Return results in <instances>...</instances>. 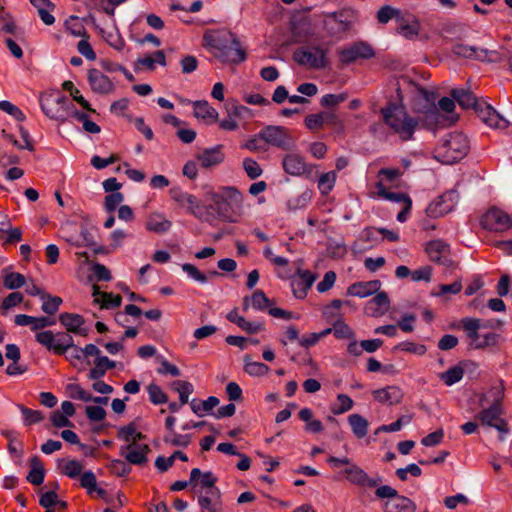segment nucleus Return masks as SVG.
Returning a JSON list of instances; mask_svg holds the SVG:
<instances>
[{"instance_id": "19", "label": "nucleus", "mask_w": 512, "mask_h": 512, "mask_svg": "<svg viewBox=\"0 0 512 512\" xmlns=\"http://www.w3.org/2000/svg\"><path fill=\"white\" fill-rule=\"evenodd\" d=\"M316 278L317 275L311 271L298 268L296 275L291 279V288L294 296L298 299H304Z\"/></svg>"}, {"instance_id": "13", "label": "nucleus", "mask_w": 512, "mask_h": 512, "mask_svg": "<svg viewBox=\"0 0 512 512\" xmlns=\"http://www.w3.org/2000/svg\"><path fill=\"white\" fill-rule=\"evenodd\" d=\"M458 201V192L455 189L448 190L427 206L426 215L430 218L444 216L453 210Z\"/></svg>"}, {"instance_id": "56", "label": "nucleus", "mask_w": 512, "mask_h": 512, "mask_svg": "<svg viewBox=\"0 0 512 512\" xmlns=\"http://www.w3.org/2000/svg\"><path fill=\"white\" fill-rule=\"evenodd\" d=\"M336 18L345 26L347 30H350L351 26L356 20V13L351 8H344L333 13Z\"/></svg>"}, {"instance_id": "46", "label": "nucleus", "mask_w": 512, "mask_h": 512, "mask_svg": "<svg viewBox=\"0 0 512 512\" xmlns=\"http://www.w3.org/2000/svg\"><path fill=\"white\" fill-rule=\"evenodd\" d=\"M243 361L245 372L251 376H263L269 371V367L266 364L253 361L248 354L244 356Z\"/></svg>"}, {"instance_id": "14", "label": "nucleus", "mask_w": 512, "mask_h": 512, "mask_svg": "<svg viewBox=\"0 0 512 512\" xmlns=\"http://www.w3.org/2000/svg\"><path fill=\"white\" fill-rule=\"evenodd\" d=\"M340 61L349 65L357 60H368L375 56L374 48L366 41H356L339 52Z\"/></svg>"}, {"instance_id": "24", "label": "nucleus", "mask_w": 512, "mask_h": 512, "mask_svg": "<svg viewBox=\"0 0 512 512\" xmlns=\"http://www.w3.org/2000/svg\"><path fill=\"white\" fill-rule=\"evenodd\" d=\"M59 321L67 329L68 332L78 334L86 337L89 333V329L83 327L85 319L80 314L75 313H61L59 315Z\"/></svg>"}, {"instance_id": "52", "label": "nucleus", "mask_w": 512, "mask_h": 512, "mask_svg": "<svg viewBox=\"0 0 512 512\" xmlns=\"http://www.w3.org/2000/svg\"><path fill=\"white\" fill-rule=\"evenodd\" d=\"M2 435L9 441L8 450L13 457H20L22 455V442L17 438L14 431L3 430Z\"/></svg>"}, {"instance_id": "45", "label": "nucleus", "mask_w": 512, "mask_h": 512, "mask_svg": "<svg viewBox=\"0 0 512 512\" xmlns=\"http://www.w3.org/2000/svg\"><path fill=\"white\" fill-rule=\"evenodd\" d=\"M172 226L171 221L163 218L161 215L150 216L147 220L146 227L155 233L163 234Z\"/></svg>"}, {"instance_id": "16", "label": "nucleus", "mask_w": 512, "mask_h": 512, "mask_svg": "<svg viewBox=\"0 0 512 512\" xmlns=\"http://www.w3.org/2000/svg\"><path fill=\"white\" fill-rule=\"evenodd\" d=\"M474 111L478 117L490 127L505 129L510 124L509 121L500 115L494 107L484 101H479L477 107L474 108Z\"/></svg>"}, {"instance_id": "22", "label": "nucleus", "mask_w": 512, "mask_h": 512, "mask_svg": "<svg viewBox=\"0 0 512 512\" xmlns=\"http://www.w3.org/2000/svg\"><path fill=\"white\" fill-rule=\"evenodd\" d=\"M87 79L93 92L106 95L114 90V84L100 70L92 68L88 71Z\"/></svg>"}, {"instance_id": "12", "label": "nucleus", "mask_w": 512, "mask_h": 512, "mask_svg": "<svg viewBox=\"0 0 512 512\" xmlns=\"http://www.w3.org/2000/svg\"><path fill=\"white\" fill-rule=\"evenodd\" d=\"M480 423L469 421L461 426L463 432L470 435L481 427L486 432L496 431L500 440H504L511 430L507 418H480Z\"/></svg>"}, {"instance_id": "50", "label": "nucleus", "mask_w": 512, "mask_h": 512, "mask_svg": "<svg viewBox=\"0 0 512 512\" xmlns=\"http://www.w3.org/2000/svg\"><path fill=\"white\" fill-rule=\"evenodd\" d=\"M337 174L335 171L323 173L318 180V189L322 195H328L334 188Z\"/></svg>"}, {"instance_id": "49", "label": "nucleus", "mask_w": 512, "mask_h": 512, "mask_svg": "<svg viewBox=\"0 0 512 512\" xmlns=\"http://www.w3.org/2000/svg\"><path fill=\"white\" fill-rule=\"evenodd\" d=\"M402 15L401 10L389 5H384L377 11V20L381 24H387L392 19L398 22Z\"/></svg>"}, {"instance_id": "59", "label": "nucleus", "mask_w": 512, "mask_h": 512, "mask_svg": "<svg viewBox=\"0 0 512 512\" xmlns=\"http://www.w3.org/2000/svg\"><path fill=\"white\" fill-rule=\"evenodd\" d=\"M124 201V195L121 192L109 193L105 197L104 208L106 212L112 213L116 210L117 206Z\"/></svg>"}, {"instance_id": "10", "label": "nucleus", "mask_w": 512, "mask_h": 512, "mask_svg": "<svg viewBox=\"0 0 512 512\" xmlns=\"http://www.w3.org/2000/svg\"><path fill=\"white\" fill-rule=\"evenodd\" d=\"M70 98L62 94L60 91H55L40 97V107L43 113L51 119L57 121L67 120V110L70 105Z\"/></svg>"}, {"instance_id": "48", "label": "nucleus", "mask_w": 512, "mask_h": 512, "mask_svg": "<svg viewBox=\"0 0 512 512\" xmlns=\"http://www.w3.org/2000/svg\"><path fill=\"white\" fill-rule=\"evenodd\" d=\"M74 346L73 338L69 333L59 332L56 334L55 354L65 355Z\"/></svg>"}, {"instance_id": "9", "label": "nucleus", "mask_w": 512, "mask_h": 512, "mask_svg": "<svg viewBox=\"0 0 512 512\" xmlns=\"http://www.w3.org/2000/svg\"><path fill=\"white\" fill-rule=\"evenodd\" d=\"M443 153L439 156L445 164H454L463 159L469 151V141L463 133L449 134L442 145Z\"/></svg>"}, {"instance_id": "15", "label": "nucleus", "mask_w": 512, "mask_h": 512, "mask_svg": "<svg viewBox=\"0 0 512 512\" xmlns=\"http://www.w3.org/2000/svg\"><path fill=\"white\" fill-rule=\"evenodd\" d=\"M480 224L485 230L502 232L512 226V219L503 210L492 207L481 217Z\"/></svg>"}, {"instance_id": "30", "label": "nucleus", "mask_w": 512, "mask_h": 512, "mask_svg": "<svg viewBox=\"0 0 512 512\" xmlns=\"http://www.w3.org/2000/svg\"><path fill=\"white\" fill-rule=\"evenodd\" d=\"M203 168H210L220 164L224 160L222 153V145H217L212 148H206L201 154L197 156Z\"/></svg>"}, {"instance_id": "26", "label": "nucleus", "mask_w": 512, "mask_h": 512, "mask_svg": "<svg viewBox=\"0 0 512 512\" xmlns=\"http://www.w3.org/2000/svg\"><path fill=\"white\" fill-rule=\"evenodd\" d=\"M60 486L57 482H49L38 490L39 504L45 512H54L53 506L58 498Z\"/></svg>"}, {"instance_id": "62", "label": "nucleus", "mask_w": 512, "mask_h": 512, "mask_svg": "<svg viewBox=\"0 0 512 512\" xmlns=\"http://www.w3.org/2000/svg\"><path fill=\"white\" fill-rule=\"evenodd\" d=\"M174 385L179 393V402L184 406L188 403L189 395L193 392V385L187 381H176Z\"/></svg>"}, {"instance_id": "20", "label": "nucleus", "mask_w": 512, "mask_h": 512, "mask_svg": "<svg viewBox=\"0 0 512 512\" xmlns=\"http://www.w3.org/2000/svg\"><path fill=\"white\" fill-rule=\"evenodd\" d=\"M282 164L284 171L292 176L306 174L309 177L316 168L315 165L306 164L304 158L298 154H287Z\"/></svg>"}, {"instance_id": "42", "label": "nucleus", "mask_w": 512, "mask_h": 512, "mask_svg": "<svg viewBox=\"0 0 512 512\" xmlns=\"http://www.w3.org/2000/svg\"><path fill=\"white\" fill-rule=\"evenodd\" d=\"M401 390L395 386H388L384 389H379L374 392V397L380 402H386L388 404L397 403L401 398Z\"/></svg>"}, {"instance_id": "23", "label": "nucleus", "mask_w": 512, "mask_h": 512, "mask_svg": "<svg viewBox=\"0 0 512 512\" xmlns=\"http://www.w3.org/2000/svg\"><path fill=\"white\" fill-rule=\"evenodd\" d=\"M217 477L210 471L202 473L199 468H193L190 472V485L197 491L219 489L215 486Z\"/></svg>"}, {"instance_id": "33", "label": "nucleus", "mask_w": 512, "mask_h": 512, "mask_svg": "<svg viewBox=\"0 0 512 512\" xmlns=\"http://www.w3.org/2000/svg\"><path fill=\"white\" fill-rule=\"evenodd\" d=\"M34 8L45 25L50 26L55 23V17L52 13L56 6L50 0H34Z\"/></svg>"}, {"instance_id": "28", "label": "nucleus", "mask_w": 512, "mask_h": 512, "mask_svg": "<svg viewBox=\"0 0 512 512\" xmlns=\"http://www.w3.org/2000/svg\"><path fill=\"white\" fill-rule=\"evenodd\" d=\"M380 288L381 282L379 280L355 282L348 287L347 294L350 296L365 298L378 292Z\"/></svg>"}, {"instance_id": "3", "label": "nucleus", "mask_w": 512, "mask_h": 512, "mask_svg": "<svg viewBox=\"0 0 512 512\" xmlns=\"http://www.w3.org/2000/svg\"><path fill=\"white\" fill-rule=\"evenodd\" d=\"M211 208L218 212L220 220L235 223L241 213L243 196L232 186L220 187L217 192L209 194Z\"/></svg>"}, {"instance_id": "32", "label": "nucleus", "mask_w": 512, "mask_h": 512, "mask_svg": "<svg viewBox=\"0 0 512 512\" xmlns=\"http://www.w3.org/2000/svg\"><path fill=\"white\" fill-rule=\"evenodd\" d=\"M170 195L174 201H176L181 206L186 207L190 214H192V211H195L197 208H199L200 201L197 199V197L187 192H183L179 188L171 189Z\"/></svg>"}, {"instance_id": "47", "label": "nucleus", "mask_w": 512, "mask_h": 512, "mask_svg": "<svg viewBox=\"0 0 512 512\" xmlns=\"http://www.w3.org/2000/svg\"><path fill=\"white\" fill-rule=\"evenodd\" d=\"M462 365H466L465 362H461L459 365H455L443 372L440 376L441 380L447 385L452 386L459 382L464 374Z\"/></svg>"}, {"instance_id": "25", "label": "nucleus", "mask_w": 512, "mask_h": 512, "mask_svg": "<svg viewBox=\"0 0 512 512\" xmlns=\"http://www.w3.org/2000/svg\"><path fill=\"white\" fill-rule=\"evenodd\" d=\"M504 397V386L502 382L493 386L488 393L486 394V398L491 401V405L482 411L479 416H499L501 411V402Z\"/></svg>"}, {"instance_id": "7", "label": "nucleus", "mask_w": 512, "mask_h": 512, "mask_svg": "<svg viewBox=\"0 0 512 512\" xmlns=\"http://www.w3.org/2000/svg\"><path fill=\"white\" fill-rule=\"evenodd\" d=\"M205 424L204 421L194 422L192 420L178 424L177 418H166L167 432L164 436V442L172 446L186 447L191 442L190 431Z\"/></svg>"}, {"instance_id": "55", "label": "nucleus", "mask_w": 512, "mask_h": 512, "mask_svg": "<svg viewBox=\"0 0 512 512\" xmlns=\"http://www.w3.org/2000/svg\"><path fill=\"white\" fill-rule=\"evenodd\" d=\"M333 334L337 339H353V330L342 320L338 319L333 324Z\"/></svg>"}, {"instance_id": "4", "label": "nucleus", "mask_w": 512, "mask_h": 512, "mask_svg": "<svg viewBox=\"0 0 512 512\" xmlns=\"http://www.w3.org/2000/svg\"><path fill=\"white\" fill-rule=\"evenodd\" d=\"M118 438L126 442V445L121 447L120 452L129 463L134 465L146 463L150 448L147 443L142 442L146 437L137 429L135 423L120 427Z\"/></svg>"}, {"instance_id": "38", "label": "nucleus", "mask_w": 512, "mask_h": 512, "mask_svg": "<svg viewBox=\"0 0 512 512\" xmlns=\"http://www.w3.org/2000/svg\"><path fill=\"white\" fill-rule=\"evenodd\" d=\"M94 364L95 367L89 371V378L92 380H99L106 374L107 370L116 367V362L110 360L107 356H98Z\"/></svg>"}, {"instance_id": "11", "label": "nucleus", "mask_w": 512, "mask_h": 512, "mask_svg": "<svg viewBox=\"0 0 512 512\" xmlns=\"http://www.w3.org/2000/svg\"><path fill=\"white\" fill-rule=\"evenodd\" d=\"M258 137L264 143L282 150H291L295 145L289 130L279 125L264 126L258 132Z\"/></svg>"}, {"instance_id": "35", "label": "nucleus", "mask_w": 512, "mask_h": 512, "mask_svg": "<svg viewBox=\"0 0 512 512\" xmlns=\"http://www.w3.org/2000/svg\"><path fill=\"white\" fill-rule=\"evenodd\" d=\"M451 97L463 109L472 108L474 110L480 101L471 91L465 89H453L451 91Z\"/></svg>"}, {"instance_id": "58", "label": "nucleus", "mask_w": 512, "mask_h": 512, "mask_svg": "<svg viewBox=\"0 0 512 512\" xmlns=\"http://www.w3.org/2000/svg\"><path fill=\"white\" fill-rule=\"evenodd\" d=\"M228 117L245 118L250 113V109L244 105L238 104L236 101H228L226 103Z\"/></svg>"}, {"instance_id": "37", "label": "nucleus", "mask_w": 512, "mask_h": 512, "mask_svg": "<svg viewBox=\"0 0 512 512\" xmlns=\"http://www.w3.org/2000/svg\"><path fill=\"white\" fill-rule=\"evenodd\" d=\"M3 285L10 290H16L23 287L26 283V278L23 274L11 271L10 267H6L1 272Z\"/></svg>"}, {"instance_id": "43", "label": "nucleus", "mask_w": 512, "mask_h": 512, "mask_svg": "<svg viewBox=\"0 0 512 512\" xmlns=\"http://www.w3.org/2000/svg\"><path fill=\"white\" fill-rule=\"evenodd\" d=\"M192 215L199 220L214 225L217 220H220L218 212L211 208V202L208 205H199L195 211H192Z\"/></svg>"}, {"instance_id": "53", "label": "nucleus", "mask_w": 512, "mask_h": 512, "mask_svg": "<svg viewBox=\"0 0 512 512\" xmlns=\"http://www.w3.org/2000/svg\"><path fill=\"white\" fill-rule=\"evenodd\" d=\"M353 400L346 394H339L336 400L331 404V411L335 415L343 414L350 410Z\"/></svg>"}, {"instance_id": "40", "label": "nucleus", "mask_w": 512, "mask_h": 512, "mask_svg": "<svg viewBox=\"0 0 512 512\" xmlns=\"http://www.w3.org/2000/svg\"><path fill=\"white\" fill-rule=\"evenodd\" d=\"M194 116L204 120L216 122L218 120V112L215 108L209 105L205 100H198L193 102Z\"/></svg>"}, {"instance_id": "64", "label": "nucleus", "mask_w": 512, "mask_h": 512, "mask_svg": "<svg viewBox=\"0 0 512 512\" xmlns=\"http://www.w3.org/2000/svg\"><path fill=\"white\" fill-rule=\"evenodd\" d=\"M80 485L87 490L88 494L94 492L97 486L95 474L92 471L83 472L80 475Z\"/></svg>"}, {"instance_id": "57", "label": "nucleus", "mask_w": 512, "mask_h": 512, "mask_svg": "<svg viewBox=\"0 0 512 512\" xmlns=\"http://www.w3.org/2000/svg\"><path fill=\"white\" fill-rule=\"evenodd\" d=\"M35 339L40 344L45 346L48 350L53 351L55 353L56 334H54L52 331L47 330L38 332L35 335Z\"/></svg>"}, {"instance_id": "6", "label": "nucleus", "mask_w": 512, "mask_h": 512, "mask_svg": "<svg viewBox=\"0 0 512 512\" xmlns=\"http://www.w3.org/2000/svg\"><path fill=\"white\" fill-rule=\"evenodd\" d=\"M328 48L320 43L308 42L298 47L293 53V59L302 66L312 69H325L329 66Z\"/></svg>"}, {"instance_id": "51", "label": "nucleus", "mask_w": 512, "mask_h": 512, "mask_svg": "<svg viewBox=\"0 0 512 512\" xmlns=\"http://www.w3.org/2000/svg\"><path fill=\"white\" fill-rule=\"evenodd\" d=\"M273 304L262 290H255L251 295V307L257 311H266Z\"/></svg>"}, {"instance_id": "17", "label": "nucleus", "mask_w": 512, "mask_h": 512, "mask_svg": "<svg viewBox=\"0 0 512 512\" xmlns=\"http://www.w3.org/2000/svg\"><path fill=\"white\" fill-rule=\"evenodd\" d=\"M418 98L426 103L425 107V120L430 125H440L442 124L444 117L440 113L436 101V93L433 91H429L424 87H420L418 89Z\"/></svg>"}, {"instance_id": "18", "label": "nucleus", "mask_w": 512, "mask_h": 512, "mask_svg": "<svg viewBox=\"0 0 512 512\" xmlns=\"http://www.w3.org/2000/svg\"><path fill=\"white\" fill-rule=\"evenodd\" d=\"M452 53L457 57L466 59H474L479 61L493 62L494 59L488 58L489 55L496 56L498 53L495 50H488L485 48H478L476 46H469L462 43H456L452 46Z\"/></svg>"}, {"instance_id": "39", "label": "nucleus", "mask_w": 512, "mask_h": 512, "mask_svg": "<svg viewBox=\"0 0 512 512\" xmlns=\"http://www.w3.org/2000/svg\"><path fill=\"white\" fill-rule=\"evenodd\" d=\"M460 327L466 332L471 343H478L480 339L479 329L482 328V322L478 318L465 317L460 320Z\"/></svg>"}, {"instance_id": "21", "label": "nucleus", "mask_w": 512, "mask_h": 512, "mask_svg": "<svg viewBox=\"0 0 512 512\" xmlns=\"http://www.w3.org/2000/svg\"><path fill=\"white\" fill-rule=\"evenodd\" d=\"M198 504L202 512H221L222 500L219 489H210L207 491H197Z\"/></svg>"}, {"instance_id": "29", "label": "nucleus", "mask_w": 512, "mask_h": 512, "mask_svg": "<svg viewBox=\"0 0 512 512\" xmlns=\"http://www.w3.org/2000/svg\"><path fill=\"white\" fill-rule=\"evenodd\" d=\"M34 296H38L41 301V310L47 315H54L59 306L62 304V299L58 296H52L44 292L39 287L34 285Z\"/></svg>"}, {"instance_id": "60", "label": "nucleus", "mask_w": 512, "mask_h": 512, "mask_svg": "<svg viewBox=\"0 0 512 512\" xmlns=\"http://www.w3.org/2000/svg\"><path fill=\"white\" fill-rule=\"evenodd\" d=\"M182 270L193 280L205 284L208 281V277L202 273L195 265L190 263L182 264Z\"/></svg>"}, {"instance_id": "36", "label": "nucleus", "mask_w": 512, "mask_h": 512, "mask_svg": "<svg viewBox=\"0 0 512 512\" xmlns=\"http://www.w3.org/2000/svg\"><path fill=\"white\" fill-rule=\"evenodd\" d=\"M93 296L96 302L101 303V308L103 309H114L119 307L122 303V297L120 295L101 292L96 286L93 288Z\"/></svg>"}, {"instance_id": "5", "label": "nucleus", "mask_w": 512, "mask_h": 512, "mask_svg": "<svg viewBox=\"0 0 512 512\" xmlns=\"http://www.w3.org/2000/svg\"><path fill=\"white\" fill-rule=\"evenodd\" d=\"M327 462L335 469L345 466L339 471V474L354 486L360 488H378V485L382 482L381 477L369 476L366 471L351 462L347 457L338 458L331 456L328 458Z\"/></svg>"}, {"instance_id": "63", "label": "nucleus", "mask_w": 512, "mask_h": 512, "mask_svg": "<svg viewBox=\"0 0 512 512\" xmlns=\"http://www.w3.org/2000/svg\"><path fill=\"white\" fill-rule=\"evenodd\" d=\"M0 110L11 115L18 122L26 119L25 114L17 106L7 100L0 101Z\"/></svg>"}, {"instance_id": "61", "label": "nucleus", "mask_w": 512, "mask_h": 512, "mask_svg": "<svg viewBox=\"0 0 512 512\" xmlns=\"http://www.w3.org/2000/svg\"><path fill=\"white\" fill-rule=\"evenodd\" d=\"M353 433L358 438H363L367 434L368 422L366 418H348Z\"/></svg>"}, {"instance_id": "27", "label": "nucleus", "mask_w": 512, "mask_h": 512, "mask_svg": "<svg viewBox=\"0 0 512 512\" xmlns=\"http://www.w3.org/2000/svg\"><path fill=\"white\" fill-rule=\"evenodd\" d=\"M398 23L397 32L407 40H413L419 35L421 25L414 15H402Z\"/></svg>"}, {"instance_id": "2", "label": "nucleus", "mask_w": 512, "mask_h": 512, "mask_svg": "<svg viewBox=\"0 0 512 512\" xmlns=\"http://www.w3.org/2000/svg\"><path fill=\"white\" fill-rule=\"evenodd\" d=\"M383 122L398 135L402 141L413 139V135L419 125V119L412 117L406 111L403 104L388 101L380 109Z\"/></svg>"}, {"instance_id": "1", "label": "nucleus", "mask_w": 512, "mask_h": 512, "mask_svg": "<svg viewBox=\"0 0 512 512\" xmlns=\"http://www.w3.org/2000/svg\"><path fill=\"white\" fill-rule=\"evenodd\" d=\"M202 46L224 64H240L247 59V53L237 36L225 29L206 30Z\"/></svg>"}, {"instance_id": "34", "label": "nucleus", "mask_w": 512, "mask_h": 512, "mask_svg": "<svg viewBox=\"0 0 512 512\" xmlns=\"http://www.w3.org/2000/svg\"><path fill=\"white\" fill-rule=\"evenodd\" d=\"M426 252L431 261L439 263L443 256L450 254V245L441 239L431 240L426 245Z\"/></svg>"}, {"instance_id": "54", "label": "nucleus", "mask_w": 512, "mask_h": 512, "mask_svg": "<svg viewBox=\"0 0 512 512\" xmlns=\"http://www.w3.org/2000/svg\"><path fill=\"white\" fill-rule=\"evenodd\" d=\"M147 392L149 400L155 405L164 404L168 401L166 393L154 383L147 387Z\"/></svg>"}, {"instance_id": "31", "label": "nucleus", "mask_w": 512, "mask_h": 512, "mask_svg": "<svg viewBox=\"0 0 512 512\" xmlns=\"http://www.w3.org/2000/svg\"><path fill=\"white\" fill-rule=\"evenodd\" d=\"M368 301L367 309L371 311V316H382L390 307L389 296L386 292L380 291Z\"/></svg>"}, {"instance_id": "8", "label": "nucleus", "mask_w": 512, "mask_h": 512, "mask_svg": "<svg viewBox=\"0 0 512 512\" xmlns=\"http://www.w3.org/2000/svg\"><path fill=\"white\" fill-rule=\"evenodd\" d=\"M375 495L379 499H387L384 503V512H415L416 505L408 497L399 495L398 491L389 485L379 486Z\"/></svg>"}, {"instance_id": "44", "label": "nucleus", "mask_w": 512, "mask_h": 512, "mask_svg": "<svg viewBox=\"0 0 512 512\" xmlns=\"http://www.w3.org/2000/svg\"><path fill=\"white\" fill-rule=\"evenodd\" d=\"M323 29L330 36H339L348 30L343 26V24L336 18V16L331 13L327 15L323 20Z\"/></svg>"}, {"instance_id": "41", "label": "nucleus", "mask_w": 512, "mask_h": 512, "mask_svg": "<svg viewBox=\"0 0 512 512\" xmlns=\"http://www.w3.org/2000/svg\"><path fill=\"white\" fill-rule=\"evenodd\" d=\"M58 467L63 475L72 479H75L78 476H80L83 470L82 463L75 459H63L59 461Z\"/></svg>"}]
</instances>
